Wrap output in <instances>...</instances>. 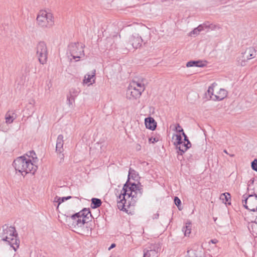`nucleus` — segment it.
<instances>
[{
	"instance_id": "f257e3e1",
	"label": "nucleus",
	"mask_w": 257,
	"mask_h": 257,
	"mask_svg": "<svg viewBox=\"0 0 257 257\" xmlns=\"http://www.w3.org/2000/svg\"><path fill=\"white\" fill-rule=\"evenodd\" d=\"M13 166L17 171L25 176L28 173L34 174L37 169V166L34 164L31 159L25 156L17 158L13 162Z\"/></svg>"
},
{
	"instance_id": "f03ea898",
	"label": "nucleus",
	"mask_w": 257,
	"mask_h": 257,
	"mask_svg": "<svg viewBox=\"0 0 257 257\" xmlns=\"http://www.w3.org/2000/svg\"><path fill=\"white\" fill-rule=\"evenodd\" d=\"M3 231L1 233V239L8 243L16 251L19 247L20 241L18 239V234L14 227L6 224L2 227Z\"/></svg>"
},
{
	"instance_id": "7ed1b4c3",
	"label": "nucleus",
	"mask_w": 257,
	"mask_h": 257,
	"mask_svg": "<svg viewBox=\"0 0 257 257\" xmlns=\"http://www.w3.org/2000/svg\"><path fill=\"white\" fill-rule=\"evenodd\" d=\"M139 191V196H141L143 194V189L140 187L138 185L133 184L131 185V187H128L126 184H124L121 191V193L119 195L117 202V207L121 210H126V208L125 206H126V196L128 192H130V194L134 193V191ZM128 204L127 206H129L130 205V203H128Z\"/></svg>"
},
{
	"instance_id": "20e7f679",
	"label": "nucleus",
	"mask_w": 257,
	"mask_h": 257,
	"mask_svg": "<svg viewBox=\"0 0 257 257\" xmlns=\"http://www.w3.org/2000/svg\"><path fill=\"white\" fill-rule=\"evenodd\" d=\"M66 221L67 225L76 232L83 233L88 231V225L85 223V220L80 218L76 213L71 216H67Z\"/></svg>"
},
{
	"instance_id": "39448f33",
	"label": "nucleus",
	"mask_w": 257,
	"mask_h": 257,
	"mask_svg": "<svg viewBox=\"0 0 257 257\" xmlns=\"http://www.w3.org/2000/svg\"><path fill=\"white\" fill-rule=\"evenodd\" d=\"M36 20L37 24L42 28H50L54 25L53 15L45 11H41L39 12Z\"/></svg>"
},
{
	"instance_id": "423d86ee",
	"label": "nucleus",
	"mask_w": 257,
	"mask_h": 257,
	"mask_svg": "<svg viewBox=\"0 0 257 257\" xmlns=\"http://www.w3.org/2000/svg\"><path fill=\"white\" fill-rule=\"evenodd\" d=\"M257 188V183L254 189ZM242 204L243 206L252 211H257V194L254 191L253 194H244L242 196Z\"/></svg>"
},
{
	"instance_id": "0eeeda50",
	"label": "nucleus",
	"mask_w": 257,
	"mask_h": 257,
	"mask_svg": "<svg viewBox=\"0 0 257 257\" xmlns=\"http://www.w3.org/2000/svg\"><path fill=\"white\" fill-rule=\"evenodd\" d=\"M206 95L213 100H221L227 96V91L222 88H219L216 83H213L209 86Z\"/></svg>"
},
{
	"instance_id": "6e6552de",
	"label": "nucleus",
	"mask_w": 257,
	"mask_h": 257,
	"mask_svg": "<svg viewBox=\"0 0 257 257\" xmlns=\"http://www.w3.org/2000/svg\"><path fill=\"white\" fill-rule=\"evenodd\" d=\"M257 55V51L254 47H250L245 49L242 52L241 55L237 58L238 65L241 66H244L246 62L250 59L255 57Z\"/></svg>"
},
{
	"instance_id": "1a4fd4ad",
	"label": "nucleus",
	"mask_w": 257,
	"mask_h": 257,
	"mask_svg": "<svg viewBox=\"0 0 257 257\" xmlns=\"http://www.w3.org/2000/svg\"><path fill=\"white\" fill-rule=\"evenodd\" d=\"M83 45L79 43H71L68 46V52L73 59H79L84 55Z\"/></svg>"
},
{
	"instance_id": "9d476101",
	"label": "nucleus",
	"mask_w": 257,
	"mask_h": 257,
	"mask_svg": "<svg viewBox=\"0 0 257 257\" xmlns=\"http://www.w3.org/2000/svg\"><path fill=\"white\" fill-rule=\"evenodd\" d=\"M37 55L40 63L44 64L46 63L48 51L46 44L44 42H40L37 46Z\"/></svg>"
},
{
	"instance_id": "9b49d317",
	"label": "nucleus",
	"mask_w": 257,
	"mask_h": 257,
	"mask_svg": "<svg viewBox=\"0 0 257 257\" xmlns=\"http://www.w3.org/2000/svg\"><path fill=\"white\" fill-rule=\"evenodd\" d=\"M160 250L161 247L159 244H151L144 249L143 257H158Z\"/></svg>"
},
{
	"instance_id": "f8f14e48",
	"label": "nucleus",
	"mask_w": 257,
	"mask_h": 257,
	"mask_svg": "<svg viewBox=\"0 0 257 257\" xmlns=\"http://www.w3.org/2000/svg\"><path fill=\"white\" fill-rule=\"evenodd\" d=\"M142 37L138 34H134L129 37L127 42V47L128 49L132 47L137 49L142 46Z\"/></svg>"
},
{
	"instance_id": "ddd939ff",
	"label": "nucleus",
	"mask_w": 257,
	"mask_h": 257,
	"mask_svg": "<svg viewBox=\"0 0 257 257\" xmlns=\"http://www.w3.org/2000/svg\"><path fill=\"white\" fill-rule=\"evenodd\" d=\"M142 93V92L140 91L139 89L134 88V87L130 85L127 90L126 96L130 99H137L141 96Z\"/></svg>"
},
{
	"instance_id": "4468645a",
	"label": "nucleus",
	"mask_w": 257,
	"mask_h": 257,
	"mask_svg": "<svg viewBox=\"0 0 257 257\" xmlns=\"http://www.w3.org/2000/svg\"><path fill=\"white\" fill-rule=\"evenodd\" d=\"M203 249L199 246L188 251V257H203Z\"/></svg>"
},
{
	"instance_id": "2eb2a0df",
	"label": "nucleus",
	"mask_w": 257,
	"mask_h": 257,
	"mask_svg": "<svg viewBox=\"0 0 257 257\" xmlns=\"http://www.w3.org/2000/svg\"><path fill=\"white\" fill-rule=\"evenodd\" d=\"M191 146L190 141L188 143L182 142L178 145H176V149L178 150L177 153L179 155L182 156L189 148Z\"/></svg>"
},
{
	"instance_id": "dca6fc26",
	"label": "nucleus",
	"mask_w": 257,
	"mask_h": 257,
	"mask_svg": "<svg viewBox=\"0 0 257 257\" xmlns=\"http://www.w3.org/2000/svg\"><path fill=\"white\" fill-rule=\"evenodd\" d=\"M79 217L85 220V223L88 224L90 218L91 216V213L89 209L84 208L81 211L77 213Z\"/></svg>"
},
{
	"instance_id": "f3484780",
	"label": "nucleus",
	"mask_w": 257,
	"mask_h": 257,
	"mask_svg": "<svg viewBox=\"0 0 257 257\" xmlns=\"http://www.w3.org/2000/svg\"><path fill=\"white\" fill-rule=\"evenodd\" d=\"M144 81V79L138 81L133 80L130 85L134 87V88L139 89L140 91L143 92L145 90L146 87Z\"/></svg>"
},
{
	"instance_id": "a211bd4d",
	"label": "nucleus",
	"mask_w": 257,
	"mask_h": 257,
	"mask_svg": "<svg viewBox=\"0 0 257 257\" xmlns=\"http://www.w3.org/2000/svg\"><path fill=\"white\" fill-rule=\"evenodd\" d=\"M145 123L147 128L154 131L157 126V122L153 117H149L145 119Z\"/></svg>"
},
{
	"instance_id": "6ab92c4d",
	"label": "nucleus",
	"mask_w": 257,
	"mask_h": 257,
	"mask_svg": "<svg viewBox=\"0 0 257 257\" xmlns=\"http://www.w3.org/2000/svg\"><path fill=\"white\" fill-rule=\"evenodd\" d=\"M63 136L62 135H59L57 139L56 151L57 152L61 153L63 152Z\"/></svg>"
},
{
	"instance_id": "aec40b11",
	"label": "nucleus",
	"mask_w": 257,
	"mask_h": 257,
	"mask_svg": "<svg viewBox=\"0 0 257 257\" xmlns=\"http://www.w3.org/2000/svg\"><path fill=\"white\" fill-rule=\"evenodd\" d=\"M95 75V70H94L91 74H87L85 75L83 82L84 84H88L90 83L89 85L92 84L94 83L95 79L94 77Z\"/></svg>"
},
{
	"instance_id": "412c9836",
	"label": "nucleus",
	"mask_w": 257,
	"mask_h": 257,
	"mask_svg": "<svg viewBox=\"0 0 257 257\" xmlns=\"http://www.w3.org/2000/svg\"><path fill=\"white\" fill-rule=\"evenodd\" d=\"M248 228L253 235H257V218L248 224Z\"/></svg>"
},
{
	"instance_id": "4be33fe9",
	"label": "nucleus",
	"mask_w": 257,
	"mask_h": 257,
	"mask_svg": "<svg viewBox=\"0 0 257 257\" xmlns=\"http://www.w3.org/2000/svg\"><path fill=\"white\" fill-rule=\"evenodd\" d=\"M220 200H222V202L225 204H230V202H229L230 200V195L229 193H224L221 194L220 196Z\"/></svg>"
},
{
	"instance_id": "5701e85b",
	"label": "nucleus",
	"mask_w": 257,
	"mask_h": 257,
	"mask_svg": "<svg viewBox=\"0 0 257 257\" xmlns=\"http://www.w3.org/2000/svg\"><path fill=\"white\" fill-rule=\"evenodd\" d=\"M141 196H139V191H134V193L131 194V195L130 194V192H128L127 194V196L126 197V199L130 198L131 197V200H132L133 203H135L138 199Z\"/></svg>"
},
{
	"instance_id": "b1692460",
	"label": "nucleus",
	"mask_w": 257,
	"mask_h": 257,
	"mask_svg": "<svg viewBox=\"0 0 257 257\" xmlns=\"http://www.w3.org/2000/svg\"><path fill=\"white\" fill-rule=\"evenodd\" d=\"M182 230L184 232L185 236H189L191 233V224L190 223H186L185 226L182 228Z\"/></svg>"
},
{
	"instance_id": "393cba45",
	"label": "nucleus",
	"mask_w": 257,
	"mask_h": 257,
	"mask_svg": "<svg viewBox=\"0 0 257 257\" xmlns=\"http://www.w3.org/2000/svg\"><path fill=\"white\" fill-rule=\"evenodd\" d=\"M101 201L98 198H93L91 199V206L92 208H96L101 205Z\"/></svg>"
},
{
	"instance_id": "a878e982",
	"label": "nucleus",
	"mask_w": 257,
	"mask_h": 257,
	"mask_svg": "<svg viewBox=\"0 0 257 257\" xmlns=\"http://www.w3.org/2000/svg\"><path fill=\"white\" fill-rule=\"evenodd\" d=\"M204 64L201 61H191L187 63L186 66L187 67L196 66L203 67Z\"/></svg>"
},
{
	"instance_id": "bb28decb",
	"label": "nucleus",
	"mask_w": 257,
	"mask_h": 257,
	"mask_svg": "<svg viewBox=\"0 0 257 257\" xmlns=\"http://www.w3.org/2000/svg\"><path fill=\"white\" fill-rule=\"evenodd\" d=\"M79 93V90L78 89H77V88H72L70 89V91H69L70 96H71V97H73L74 98L78 95Z\"/></svg>"
},
{
	"instance_id": "cd10ccee",
	"label": "nucleus",
	"mask_w": 257,
	"mask_h": 257,
	"mask_svg": "<svg viewBox=\"0 0 257 257\" xmlns=\"http://www.w3.org/2000/svg\"><path fill=\"white\" fill-rule=\"evenodd\" d=\"M6 122L8 124L11 123L14 121L13 116H12L9 112H8L5 115Z\"/></svg>"
},
{
	"instance_id": "c85d7f7f",
	"label": "nucleus",
	"mask_w": 257,
	"mask_h": 257,
	"mask_svg": "<svg viewBox=\"0 0 257 257\" xmlns=\"http://www.w3.org/2000/svg\"><path fill=\"white\" fill-rule=\"evenodd\" d=\"M27 158L30 159V158H32L33 159V161L34 162V159H37L36 155L34 151H30L28 154H27L26 155H25Z\"/></svg>"
},
{
	"instance_id": "c756f323",
	"label": "nucleus",
	"mask_w": 257,
	"mask_h": 257,
	"mask_svg": "<svg viewBox=\"0 0 257 257\" xmlns=\"http://www.w3.org/2000/svg\"><path fill=\"white\" fill-rule=\"evenodd\" d=\"M176 139L174 143V144L176 146L181 144V143L183 142L182 140V137L181 135H176L175 136Z\"/></svg>"
},
{
	"instance_id": "7c9ffc66",
	"label": "nucleus",
	"mask_w": 257,
	"mask_h": 257,
	"mask_svg": "<svg viewBox=\"0 0 257 257\" xmlns=\"http://www.w3.org/2000/svg\"><path fill=\"white\" fill-rule=\"evenodd\" d=\"M75 98L68 96L67 98V103L69 106H72L73 103L74 102Z\"/></svg>"
},
{
	"instance_id": "2f4dec72",
	"label": "nucleus",
	"mask_w": 257,
	"mask_h": 257,
	"mask_svg": "<svg viewBox=\"0 0 257 257\" xmlns=\"http://www.w3.org/2000/svg\"><path fill=\"white\" fill-rule=\"evenodd\" d=\"M71 198V196L64 197H62V198L60 197L59 203L58 204L57 208H58L59 205L61 203L63 202L64 201L68 200L69 199H70Z\"/></svg>"
},
{
	"instance_id": "473e14b6",
	"label": "nucleus",
	"mask_w": 257,
	"mask_h": 257,
	"mask_svg": "<svg viewBox=\"0 0 257 257\" xmlns=\"http://www.w3.org/2000/svg\"><path fill=\"white\" fill-rule=\"evenodd\" d=\"M252 169L257 172V160L255 159L251 162Z\"/></svg>"
},
{
	"instance_id": "72a5a7b5",
	"label": "nucleus",
	"mask_w": 257,
	"mask_h": 257,
	"mask_svg": "<svg viewBox=\"0 0 257 257\" xmlns=\"http://www.w3.org/2000/svg\"><path fill=\"white\" fill-rule=\"evenodd\" d=\"M199 33V32L198 31V30L197 29V28H196L189 33V36H192L193 35H198Z\"/></svg>"
},
{
	"instance_id": "f704fd0d",
	"label": "nucleus",
	"mask_w": 257,
	"mask_h": 257,
	"mask_svg": "<svg viewBox=\"0 0 257 257\" xmlns=\"http://www.w3.org/2000/svg\"><path fill=\"white\" fill-rule=\"evenodd\" d=\"M175 130L177 132H179V133L182 132L183 133V132H184L183 128L179 124H177V126L175 127Z\"/></svg>"
},
{
	"instance_id": "c9c22d12",
	"label": "nucleus",
	"mask_w": 257,
	"mask_h": 257,
	"mask_svg": "<svg viewBox=\"0 0 257 257\" xmlns=\"http://www.w3.org/2000/svg\"><path fill=\"white\" fill-rule=\"evenodd\" d=\"M174 202H175V204L177 206H179L181 204V200L177 197H175V198H174Z\"/></svg>"
},
{
	"instance_id": "e433bc0d",
	"label": "nucleus",
	"mask_w": 257,
	"mask_h": 257,
	"mask_svg": "<svg viewBox=\"0 0 257 257\" xmlns=\"http://www.w3.org/2000/svg\"><path fill=\"white\" fill-rule=\"evenodd\" d=\"M204 27L207 28L208 26L206 25H200L198 27H197V29L198 30V31L200 32L202 31V30H203Z\"/></svg>"
},
{
	"instance_id": "4c0bfd02",
	"label": "nucleus",
	"mask_w": 257,
	"mask_h": 257,
	"mask_svg": "<svg viewBox=\"0 0 257 257\" xmlns=\"http://www.w3.org/2000/svg\"><path fill=\"white\" fill-rule=\"evenodd\" d=\"M149 141L150 143H155L157 142L158 141V139L157 138H156L152 137V138H149Z\"/></svg>"
},
{
	"instance_id": "58836bf2",
	"label": "nucleus",
	"mask_w": 257,
	"mask_h": 257,
	"mask_svg": "<svg viewBox=\"0 0 257 257\" xmlns=\"http://www.w3.org/2000/svg\"><path fill=\"white\" fill-rule=\"evenodd\" d=\"M115 36H113V37H109L106 39V40L108 42H114V38ZM116 37V36H115Z\"/></svg>"
},
{
	"instance_id": "ea45409f",
	"label": "nucleus",
	"mask_w": 257,
	"mask_h": 257,
	"mask_svg": "<svg viewBox=\"0 0 257 257\" xmlns=\"http://www.w3.org/2000/svg\"><path fill=\"white\" fill-rule=\"evenodd\" d=\"M182 135L184 138V142L188 143V141H189L186 135L184 133V132H183Z\"/></svg>"
},
{
	"instance_id": "a19ab883",
	"label": "nucleus",
	"mask_w": 257,
	"mask_h": 257,
	"mask_svg": "<svg viewBox=\"0 0 257 257\" xmlns=\"http://www.w3.org/2000/svg\"><path fill=\"white\" fill-rule=\"evenodd\" d=\"M135 171L131 168L129 170V172H128V176L130 175H133V174H135Z\"/></svg>"
},
{
	"instance_id": "79ce46f5",
	"label": "nucleus",
	"mask_w": 257,
	"mask_h": 257,
	"mask_svg": "<svg viewBox=\"0 0 257 257\" xmlns=\"http://www.w3.org/2000/svg\"><path fill=\"white\" fill-rule=\"evenodd\" d=\"M59 200H60V197H58V196H56L54 199V202L58 203H58H59Z\"/></svg>"
},
{
	"instance_id": "37998d69",
	"label": "nucleus",
	"mask_w": 257,
	"mask_h": 257,
	"mask_svg": "<svg viewBox=\"0 0 257 257\" xmlns=\"http://www.w3.org/2000/svg\"><path fill=\"white\" fill-rule=\"evenodd\" d=\"M136 149L137 151H140L141 149V146L139 144H137Z\"/></svg>"
},
{
	"instance_id": "c03bdc74",
	"label": "nucleus",
	"mask_w": 257,
	"mask_h": 257,
	"mask_svg": "<svg viewBox=\"0 0 257 257\" xmlns=\"http://www.w3.org/2000/svg\"><path fill=\"white\" fill-rule=\"evenodd\" d=\"M210 241L213 243V244H215L217 242H218V240L216 239H212L210 240Z\"/></svg>"
},
{
	"instance_id": "a18cd8bd",
	"label": "nucleus",
	"mask_w": 257,
	"mask_h": 257,
	"mask_svg": "<svg viewBox=\"0 0 257 257\" xmlns=\"http://www.w3.org/2000/svg\"><path fill=\"white\" fill-rule=\"evenodd\" d=\"M115 246V244L114 243H112L111 244V245H110V246L109 247L108 249L109 250H110L111 248H113Z\"/></svg>"
},
{
	"instance_id": "49530a36",
	"label": "nucleus",
	"mask_w": 257,
	"mask_h": 257,
	"mask_svg": "<svg viewBox=\"0 0 257 257\" xmlns=\"http://www.w3.org/2000/svg\"><path fill=\"white\" fill-rule=\"evenodd\" d=\"M159 214L158 213H157L155 215V217H154V218H158V217H159Z\"/></svg>"
},
{
	"instance_id": "de8ad7c7",
	"label": "nucleus",
	"mask_w": 257,
	"mask_h": 257,
	"mask_svg": "<svg viewBox=\"0 0 257 257\" xmlns=\"http://www.w3.org/2000/svg\"><path fill=\"white\" fill-rule=\"evenodd\" d=\"M223 152H224L225 154H228V153H227V151H226V150H224L223 151Z\"/></svg>"
},
{
	"instance_id": "09e8293b",
	"label": "nucleus",
	"mask_w": 257,
	"mask_h": 257,
	"mask_svg": "<svg viewBox=\"0 0 257 257\" xmlns=\"http://www.w3.org/2000/svg\"><path fill=\"white\" fill-rule=\"evenodd\" d=\"M231 157H233L234 156V155H230Z\"/></svg>"
}]
</instances>
